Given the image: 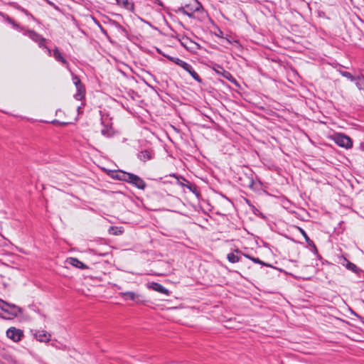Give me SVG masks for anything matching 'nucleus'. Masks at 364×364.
Listing matches in <instances>:
<instances>
[{"mask_svg":"<svg viewBox=\"0 0 364 364\" xmlns=\"http://www.w3.org/2000/svg\"><path fill=\"white\" fill-rule=\"evenodd\" d=\"M346 268L348 269H349V270H350V271H352L353 272H356L357 270H358L357 266L355 264H353V263H352V262H350L349 261H347V263H346Z\"/></svg>","mask_w":364,"mask_h":364,"instance_id":"nucleus-21","label":"nucleus"},{"mask_svg":"<svg viewBox=\"0 0 364 364\" xmlns=\"http://www.w3.org/2000/svg\"><path fill=\"white\" fill-rule=\"evenodd\" d=\"M299 232L301 233V235L304 236L306 242L308 243L309 245H314V242L309 237L306 232L301 228H299Z\"/></svg>","mask_w":364,"mask_h":364,"instance_id":"nucleus-20","label":"nucleus"},{"mask_svg":"<svg viewBox=\"0 0 364 364\" xmlns=\"http://www.w3.org/2000/svg\"><path fill=\"white\" fill-rule=\"evenodd\" d=\"M164 56L166 58L170 61L173 62L176 65H178L179 67L182 68L184 70H186L187 73H188L197 82H201V78L198 75V74L194 70L193 67L188 63L182 60L181 59L173 57L169 55H165L164 54Z\"/></svg>","mask_w":364,"mask_h":364,"instance_id":"nucleus-1","label":"nucleus"},{"mask_svg":"<svg viewBox=\"0 0 364 364\" xmlns=\"http://www.w3.org/2000/svg\"><path fill=\"white\" fill-rule=\"evenodd\" d=\"M26 36H28L31 39H32L33 41L38 43L39 46H43V43L45 42V38H43L41 35L36 33L33 31H27L24 33Z\"/></svg>","mask_w":364,"mask_h":364,"instance_id":"nucleus-9","label":"nucleus"},{"mask_svg":"<svg viewBox=\"0 0 364 364\" xmlns=\"http://www.w3.org/2000/svg\"><path fill=\"white\" fill-rule=\"evenodd\" d=\"M6 336L14 342H18L23 337V332L21 329L11 327L6 331Z\"/></svg>","mask_w":364,"mask_h":364,"instance_id":"nucleus-5","label":"nucleus"},{"mask_svg":"<svg viewBox=\"0 0 364 364\" xmlns=\"http://www.w3.org/2000/svg\"><path fill=\"white\" fill-rule=\"evenodd\" d=\"M72 76V80L75 87H79L80 85H83L80 78L77 75L73 74Z\"/></svg>","mask_w":364,"mask_h":364,"instance_id":"nucleus-22","label":"nucleus"},{"mask_svg":"<svg viewBox=\"0 0 364 364\" xmlns=\"http://www.w3.org/2000/svg\"><path fill=\"white\" fill-rule=\"evenodd\" d=\"M179 41L181 46L188 51L195 52L200 48V46L198 43L194 42L188 37H182V38Z\"/></svg>","mask_w":364,"mask_h":364,"instance_id":"nucleus-4","label":"nucleus"},{"mask_svg":"<svg viewBox=\"0 0 364 364\" xmlns=\"http://www.w3.org/2000/svg\"><path fill=\"white\" fill-rule=\"evenodd\" d=\"M118 3L122 4L127 9L133 7V4L129 0H118Z\"/></svg>","mask_w":364,"mask_h":364,"instance_id":"nucleus-23","label":"nucleus"},{"mask_svg":"<svg viewBox=\"0 0 364 364\" xmlns=\"http://www.w3.org/2000/svg\"><path fill=\"white\" fill-rule=\"evenodd\" d=\"M0 308L4 311L8 312L13 316H17L21 312V310L18 306L14 304H9L3 300H0Z\"/></svg>","mask_w":364,"mask_h":364,"instance_id":"nucleus-6","label":"nucleus"},{"mask_svg":"<svg viewBox=\"0 0 364 364\" xmlns=\"http://www.w3.org/2000/svg\"><path fill=\"white\" fill-rule=\"evenodd\" d=\"M7 21L9 23H11V25H13L14 27H18V26L10 18H7Z\"/></svg>","mask_w":364,"mask_h":364,"instance_id":"nucleus-26","label":"nucleus"},{"mask_svg":"<svg viewBox=\"0 0 364 364\" xmlns=\"http://www.w3.org/2000/svg\"><path fill=\"white\" fill-rule=\"evenodd\" d=\"M21 11L24 12L26 14H28V11L26 10H25L23 8H18Z\"/></svg>","mask_w":364,"mask_h":364,"instance_id":"nucleus-27","label":"nucleus"},{"mask_svg":"<svg viewBox=\"0 0 364 364\" xmlns=\"http://www.w3.org/2000/svg\"><path fill=\"white\" fill-rule=\"evenodd\" d=\"M147 287L149 289H151L154 291L164 294L165 295H169V291L159 283H156V282L149 283L147 284Z\"/></svg>","mask_w":364,"mask_h":364,"instance_id":"nucleus-11","label":"nucleus"},{"mask_svg":"<svg viewBox=\"0 0 364 364\" xmlns=\"http://www.w3.org/2000/svg\"><path fill=\"white\" fill-rule=\"evenodd\" d=\"M341 74L343 76L347 77L348 79H349L351 81L355 80L356 77L353 76L352 74L348 72L344 71V72H342Z\"/></svg>","mask_w":364,"mask_h":364,"instance_id":"nucleus-24","label":"nucleus"},{"mask_svg":"<svg viewBox=\"0 0 364 364\" xmlns=\"http://www.w3.org/2000/svg\"><path fill=\"white\" fill-rule=\"evenodd\" d=\"M33 336L40 342H48L51 338V335L44 330L36 331Z\"/></svg>","mask_w":364,"mask_h":364,"instance_id":"nucleus-8","label":"nucleus"},{"mask_svg":"<svg viewBox=\"0 0 364 364\" xmlns=\"http://www.w3.org/2000/svg\"><path fill=\"white\" fill-rule=\"evenodd\" d=\"M119 295L124 298L125 300H132L134 301L137 297L138 295H136L133 291H126V292H121L119 293Z\"/></svg>","mask_w":364,"mask_h":364,"instance_id":"nucleus-15","label":"nucleus"},{"mask_svg":"<svg viewBox=\"0 0 364 364\" xmlns=\"http://www.w3.org/2000/svg\"><path fill=\"white\" fill-rule=\"evenodd\" d=\"M66 262L68 264H70L76 268L80 269H87V266L78 260L77 258L75 257H69L67 259Z\"/></svg>","mask_w":364,"mask_h":364,"instance_id":"nucleus-12","label":"nucleus"},{"mask_svg":"<svg viewBox=\"0 0 364 364\" xmlns=\"http://www.w3.org/2000/svg\"><path fill=\"white\" fill-rule=\"evenodd\" d=\"M334 141L336 144H338L341 147H343L346 149L351 148L353 146V142L350 138L346 135L343 134H338L335 135Z\"/></svg>","mask_w":364,"mask_h":364,"instance_id":"nucleus-3","label":"nucleus"},{"mask_svg":"<svg viewBox=\"0 0 364 364\" xmlns=\"http://www.w3.org/2000/svg\"><path fill=\"white\" fill-rule=\"evenodd\" d=\"M202 8L201 4L197 1L195 0L193 3L190 4H186L184 6H182L178 9V12L188 16L190 18L194 17V13L196 11H200Z\"/></svg>","mask_w":364,"mask_h":364,"instance_id":"nucleus-2","label":"nucleus"},{"mask_svg":"<svg viewBox=\"0 0 364 364\" xmlns=\"http://www.w3.org/2000/svg\"><path fill=\"white\" fill-rule=\"evenodd\" d=\"M244 256L247 257L248 259H251L252 262H254L255 263H257V264H263V262L259 259V258H256V257H252L248 255H245L244 254Z\"/></svg>","mask_w":364,"mask_h":364,"instance_id":"nucleus-25","label":"nucleus"},{"mask_svg":"<svg viewBox=\"0 0 364 364\" xmlns=\"http://www.w3.org/2000/svg\"><path fill=\"white\" fill-rule=\"evenodd\" d=\"M128 183H130L135 186L139 189L144 190L146 187V183L144 181L142 178L139 177L136 175H134L133 173H130V176L129 177V180H127Z\"/></svg>","mask_w":364,"mask_h":364,"instance_id":"nucleus-7","label":"nucleus"},{"mask_svg":"<svg viewBox=\"0 0 364 364\" xmlns=\"http://www.w3.org/2000/svg\"><path fill=\"white\" fill-rule=\"evenodd\" d=\"M97 23L98 26H100V27L102 29V26H100V24L99 23Z\"/></svg>","mask_w":364,"mask_h":364,"instance_id":"nucleus-30","label":"nucleus"},{"mask_svg":"<svg viewBox=\"0 0 364 364\" xmlns=\"http://www.w3.org/2000/svg\"><path fill=\"white\" fill-rule=\"evenodd\" d=\"M53 55L54 58L62 65H63L69 71H70L69 63L67 60L64 58L63 54L60 52L58 48H55L53 51Z\"/></svg>","mask_w":364,"mask_h":364,"instance_id":"nucleus-10","label":"nucleus"},{"mask_svg":"<svg viewBox=\"0 0 364 364\" xmlns=\"http://www.w3.org/2000/svg\"><path fill=\"white\" fill-rule=\"evenodd\" d=\"M138 157L141 161H146L152 158L151 153L148 150L141 151L138 154Z\"/></svg>","mask_w":364,"mask_h":364,"instance_id":"nucleus-16","label":"nucleus"},{"mask_svg":"<svg viewBox=\"0 0 364 364\" xmlns=\"http://www.w3.org/2000/svg\"><path fill=\"white\" fill-rule=\"evenodd\" d=\"M81 109H82V107H81V106H78V107H77V112H78V114H80V112H81Z\"/></svg>","mask_w":364,"mask_h":364,"instance_id":"nucleus-28","label":"nucleus"},{"mask_svg":"<svg viewBox=\"0 0 364 364\" xmlns=\"http://www.w3.org/2000/svg\"><path fill=\"white\" fill-rule=\"evenodd\" d=\"M77 92L75 94L74 97L77 100H82L85 96V87L84 85L76 87Z\"/></svg>","mask_w":364,"mask_h":364,"instance_id":"nucleus-14","label":"nucleus"},{"mask_svg":"<svg viewBox=\"0 0 364 364\" xmlns=\"http://www.w3.org/2000/svg\"><path fill=\"white\" fill-rule=\"evenodd\" d=\"M129 176L130 173H127L121 170L115 171L112 175L113 178L126 182H127V180H129Z\"/></svg>","mask_w":364,"mask_h":364,"instance_id":"nucleus-13","label":"nucleus"},{"mask_svg":"<svg viewBox=\"0 0 364 364\" xmlns=\"http://www.w3.org/2000/svg\"><path fill=\"white\" fill-rule=\"evenodd\" d=\"M101 133L105 137H111L114 134V130L112 127L104 126L101 130Z\"/></svg>","mask_w":364,"mask_h":364,"instance_id":"nucleus-17","label":"nucleus"},{"mask_svg":"<svg viewBox=\"0 0 364 364\" xmlns=\"http://www.w3.org/2000/svg\"><path fill=\"white\" fill-rule=\"evenodd\" d=\"M355 85L359 90H364V76H358L355 78Z\"/></svg>","mask_w":364,"mask_h":364,"instance_id":"nucleus-19","label":"nucleus"},{"mask_svg":"<svg viewBox=\"0 0 364 364\" xmlns=\"http://www.w3.org/2000/svg\"><path fill=\"white\" fill-rule=\"evenodd\" d=\"M227 259L231 263H236L240 260V257L233 252L227 255Z\"/></svg>","mask_w":364,"mask_h":364,"instance_id":"nucleus-18","label":"nucleus"},{"mask_svg":"<svg viewBox=\"0 0 364 364\" xmlns=\"http://www.w3.org/2000/svg\"><path fill=\"white\" fill-rule=\"evenodd\" d=\"M46 49H47V51H48V55H51V50H50V49H49V48H46Z\"/></svg>","mask_w":364,"mask_h":364,"instance_id":"nucleus-29","label":"nucleus"}]
</instances>
